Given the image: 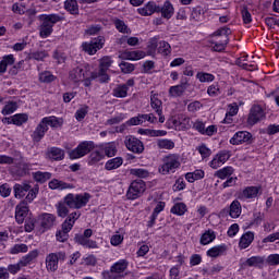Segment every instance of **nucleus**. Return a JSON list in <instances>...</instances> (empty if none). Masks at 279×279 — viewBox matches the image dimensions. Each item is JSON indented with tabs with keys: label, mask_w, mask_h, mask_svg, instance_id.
Masks as SVG:
<instances>
[{
	"label": "nucleus",
	"mask_w": 279,
	"mask_h": 279,
	"mask_svg": "<svg viewBox=\"0 0 279 279\" xmlns=\"http://www.w3.org/2000/svg\"><path fill=\"white\" fill-rule=\"evenodd\" d=\"M90 236H93V229H86L84 234L75 235V241L80 245H88Z\"/></svg>",
	"instance_id": "nucleus-27"
},
{
	"label": "nucleus",
	"mask_w": 279,
	"mask_h": 279,
	"mask_svg": "<svg viewBox=\"0 0 279 279\" xmlns=\"http://www.w3.org/2000/svg\"><path fill=\"white\" fill-rule=\"evenodd\" d=\"M33 178L36 182H39L40 184H45L47 180H51V172L37 171L33 173Z\"/></svg>",
	"instance_id": "nucleus-36"
},
{
	"label": "nucleus",
	"mask_w": 279,
	"mask_h": 279,
	"mask_svg": "<svg viewBox=\"0 0 279 279\" xmlns=\"http://www.w3.org/2000/svg\"><path fill=\"white\" fill-rule=\"evenodd\" d=\"M138 14L142 16H151L155 12H160V5H157L156 2L150 1L145 7L137 9Z\"/></svg>",
	"instance_id": "nucleus-16"
},
{
	"label": "nucleus",
	"mask_w": 279,
	"mask_h": 279,
	"mask_svg": "<svg viewBox=\"0 0 279 279\" xmlns=\"http://www.w3.org/2000/svg\"><path fill=\"white\" fill-rule=\"evenodd\" d=\"M242 19L246 25L252 21V13L245 7L242 9Z\"/></svg>",
	"instance_id": "nucleus-63"
},
{
	"label": "nucleus",
	"mask_w": 279,
	"mask_h": 279,
	"mask_svg": "<svg viewBox=\"0 0 279 279\" xmlns=\"http://www.w3.org/2000/svg\"><path fill=\"white\" fill-rule=\"evenodd\" d=\"M157 146L159 149H173V147H175V143L171 140H158Z\"/></svg>",
	"instance_id": "nucleus-43"
},
{
	"label": "nucleus",
	"mask_w": 279,
	"mask_h": 279,
	"mask_svg": "<svg viewBox=\"0 0 279 279\" xmlns=\"http://www.w3.org/2000/svg\"><path fill=\"white\" fill-rule=\"evenodd\" d=\"M122 73L124 74H128V73H132L135 69L134 64L130 63V62H125V61H122L120 64H119Z\"/></svg>",
	"instance_id": "nucleus-51"
},
{
	"label": "nucleus",
	"mask_w": 279,
	"mask_h": 279,
	"mask_svg": "<svg viewBox=\"0 0 279 279\" xmlns=\"http://www.w3.org/2000/svg\"><path fill=\"white\" fill-rule=\"evenodd\" d=\"M124 145L129 151H132L133 154H143L145 151V145H143V142L134 135H126L124 138Z\"/></svg>",
	"instance_id": "nucleus-9"
},
{
	"label": "nucleus",
	"mask_w": 279,
	"mask_h": 279,
	"mask_svg": "<svg viewBox=\"0 0 279 279\" xmlns=\"http://www.w3.org/2000/svg\"><path fill=\"white\" fill-rule=\"evenodd\" d=\"M171 213L173 215H179V217H182L184 213H186V205L184 203H177L172 208Z\"/></svg>",
	"instance_id": "nucleus-44"
},
{
	"label": "nucleus",
	"mask_w": 279,
	"mask_h": 279,
	"mask_svg": "<svg viewBox=\"0 0 279 279\" xmlns=\"http://www.w3.org/2000/svg\"><path fill=\"white\" fill-rule=\"evenodd\" d=\"M130 262L128 259H120L116 262L109 270H104L101 276L104 279H123L128 276V267Z\"/></svg>",
	"instance_id": "nucleus-1"
},
{
	"label": "nucleus",
	"mask_w": 279,
	"mask_h": 279,
	"mask_svg": "<svg viewBox=\"0 0 279 279\" xmlns=\"http://www.w3.org/2000/svg\"><path fill=\"white\" fill-rule=\"evenodd\" d=\"M35 258H38V250L31 251L27 255L23 256L20 260V265L22 267H27L32 260H35Z\"/></svg>",
	"instance_id": "nucleus-30"
},
{
	"label": "nucleus",
	"mask_w": 279,
	"mask_h": 279,
	"mask_svg": "<svg viewBox=\"0 0 279 279\" xmlns=\"http://www.w3.org/2000/svg\"><path fill=\"white\" fill-rule=\"evenodd\" d=\"M44 123L47 125V128H52L57 130L58 128H61L64 125V120L62 118H58L56 116H50L41 119Z\"/></svg>",
	"instance_id": "nucleus-17"
},
{
	"label": "nucleus",
	"mask_w": 279,
	"mask_h": 279,
	"mask_svg": "<svg viewBox=\"0 0 279 279\" xmlns=\"http://www.w3.org/2000/svg\"><path fill=\"white\" fill-rule=\"evenodd\" d=\"M104 45H106V38L104 36H98L90 40L89 43H83L82 49L85 53L89 56H95L99 49H104Z\"/></svg>",
	"instance_id": "nucleus-7"
},
{
	"label": "nucleus",
	"mask_w": 279,
	"mask_h": 279,
	"mask_svg": "<svg viewBox=\"0 0 279 279\" xmlns=\"http://www.w3.org/2000/svg\"><path fill=\"white\" fill-rule=\"evenodd\" d=\"M12 64H14V54L4 56L0 61V73H5L8 66H12Z\"/></svg>",
	"instance_id": "nucleus-28"
},
{
	"label": "nucleus",
	"mask_w": 279,
	"mask_h": 279,
	"mask_svg": "<svg viewBox=\"0 0 279 279\" xmlns=\"http://www.w3.org/2000/svg\"><path fill=\"white\" fill-rule=\"evenodd\" d=\"M49 56L46 51H37L32 54L33 60L43 61Z\"/></svg>",
	"instance_id": "nucleus-64"
},
{
	"label": "nucleus",
	"mask_w": 279,
	"mask_h": 279,
	"mask_svg": "<svg viewBox=\"0 0 279 279\" xmlns=\"http://www.w3.org/2000/svg\"><path fill=\"white\" fill-rule=\"evenodd\" d=\"M93 149H95V143L93 141H84L76 148L69 151V157L71 160H77V158H84V156L90 154Z\"/></svg>",
	"instance_id": "nucleus-5"
},
{
	"label": "nucleus",
	"mask_w": 279,
	"mask_h": 279,
	"mask_svg": "<svg viewBox=\"0 0 279 279\" xmlns=\"http://www.w3.org/2000/svg\"><path fill=\"white\" fill-rule=\"evenodd\" d=\"M143 193H145V181L137 179L131 183L126 192V197L129 199H138Z\"/></svg>",
	"instance_id": "nucleus-8"
},
{
	"label": "nucleus",
	"mask_w": 279,
	"mask_h": 279,
	"mask_svg": "<svg viewBox=\"0 0 279 279\" xmlns=\"http://www.w3.org/2000/svg\"><path fill=\"white\" fill-rule=\"evenodd\" d=\"M29 189H32V185H29L28 183H16L13 186L15 197L17 199L25 197V194L27 193V191H29Z\"/></svg>",
	"instance_id": "nucleus-19"
},
{
	"label": "nucleus",
	"mask_w": 279,
	"mask_h": 279,
	"mask_svg": "<svg viewBox=\"0 0 279 279\" xmlns=\"http://www.w3.org/2000/svg\"><path fill=\"white\" fill-rule=\"evenodd\" d=\"M56 80V76L51 74L49 71L41 72L39 74V82H43L44 84H49Z\"/></svg>",
	"instance_id": "nucleus-46"
},
{
	"label": "nucleus",
	"mask_w": 279,
	"mask_h": 279,
	"mask_svg": "<svg viewBox=\"0 0 279 279\" xmlns=\"http://www.w3.org/2000/svg\"><path fill=\"white\" fill-rule=\"evenodd\" d=\"M131 175H136V178H149V171L146 169H131Z\"/></svg>",
	"instance_id": "nucleus-52"
},
{
	"label": "nucleus",
	"mask_w": 279,
	"mask_h": 279,
	"mask_svg": "<svg viewBox=\"0 0 279 279\" xmlns=\"http://www.w3.org/2000/svg\"><path fill=\"white\" fill-rule=\"evenodd\" d=\"M48 131L49 126H47V124L44 123V120H41L32 134L33 141L35 143H40V141L45 138V134H47Z\"/></svg>",
	"instance_id": "nucleus-13"
},
{
	"label": "nucleus",
	"mask_w": 279,
	"mask_h": 279,
	"mask_svg": "<svg viewBox=\"0 0 279 279\" xmlns=\"http://www.w3.org/2000/svg\"><path fill=\"white\" fill-rule=\"evenodd\" d=\"M100 160H104V154H100L99 150L93 151L88 157V165H97Z\"/></svg>",
	"instance_id": "nucleus-41"
},
{
	"label": "nucleus",
	"mask_w": 279,
	"mask_h": 279,
	"mask_svg": "<svg viewBox=\"0 0 279 279\" xmlns=\"http://www.w3.org/2000/svg\"><path fill=\"white\" fill-rule=\"evenodd\" d=\"M27 213H29V207H27L25 202H21L15 207V220L17 223H23L25 221V217H27Z\"/></svg>",
	"instance_id": "nucleus-15"
},
{
	"label": "nucleus",
	"mask_w": 279,
	"mask_h": 279,
	"mask_svg": "<svg viewBox=\"0 0 279 279\" xmlns=\"http://www.w3.org/2000/svg\"><path fill=\"white\" fill-rule=\"evenodd\" d=\"M229 215L232 217V219H238V217H241V203L239 201H233L231 203Z\"/></svg>",
	"instance_id": "nucleus-32"
},
{
	"label": "nucleus",
	"mask_w": 279,
	"mask_h": 279,
	"mask_svg": "<svg viewBox=\"0 0 279 279\" xmlns=\"http://www.w3.org/2000/svg\"><path fill=\"white\" fill-rule=\"evenodd\" d=\"M13 125H23V123H27V114L19 113L12 117Z\"/></svg>",
	"instance_id": "nucleus-47"
},
{
	"label": "nucleus",
	"mask_w": 279,
	"mask_h": 279,
	"mask_svg": "<svg viewBox=\"0 0 279 279\" xmlns=\"http://www.w3.org/2000/svg\"><path fill=\"white\" fill-rule=\"evenodd\" d=\"M84 77H85V74L82 68H75L70 72V80L74 83L82 82Z\"/></svg>",
	"instance_id": "nucleus-31"
},
{
	"label": "nucleus",
	"mask_w": 279,
	"mask_h": 279,
	"mask_svg": "<svg viewBox=\"0 0 279 279\" xmlns=\"http://www.w3.org/2000/svg\"><path fill=\"white\" fill-rule=\"evenodd\" d=\"M158 52L161 53V56H171V45L165 40L160 41Z\"/></svg>",
	"instance_id": "nucleus-42"
},
{
	"label": "nucleus",
	"mask_w": 279,
	"mask_h": 279,
	"mask_svg": "<svg viewBox=\"0 0 279 279\" xmlns=\"http://www.w3.org/2000/svg\"><path fill=\"white\" fill-rule=\"evenodd\" d=\"M266 263H267L268 265H271V266L279 265V254H270V255L266 258Z\"/></svg>",
	"instance_id": "nucleus-58"
},
{
	"label": "nucleus",
	"mask_w": 279,
	"mask_h": 279,
	"mask_svg": "<svg viewBox=\"0 0 279 279\" xmlns=\"http://www.w3.org/2000/svg\"><path fill=\"white\" fill-rule=\"evenodd\" d=\"M102 150L105 151V156H107L108 158H113V156H117V143L114 142H110V143H106L102 146Z\"/></svg>",
	"instance_id": "nucleus-25"
},
{
	"label": "nucleus",
	"mask_w": 279,
	"mask_h": 279,
	"mask_svg": "<svg viewBox=\"0 0 279 279\" xmlns=\"http://www.w3.org/2000/svg\"><path fill=\"white\" fill-rule=\"evenodd\" d=\"M250 56H244L241 57L239 59H236L235 64L238 66H241L242 69H244L245 71H252V69H254V64H250Z\"/></svg>",
	"instance_id": "nucleus-34"
},
{
	"label": "nucleus",
	"mask_w": 279,
	"mask_h": 279,
	"mask_svg": "<svg viewBox=\"0 0 279 279\" xmlns=\"http://www.w3.org/2000/svg\"><path fill=\"white\" fill-rule=\"evenodd\" d=\"M196 78L199 80V82H213L215 80V75L206 72H198L196 74Z\"/></svg>",
	"instance_id": "nucleus-48"
},
{
	"label": "nucleus",
	"mask_w": 279,
	"mask_h": 279,
	"mask_svg": "<svg viewBox=\"0 0 279 279\" xmlns=\"http://www.w3.org/2000/svg\"><path fill=\"white\" fill-rule=\"evenodd\" d=\"M215 239H217L215 231L208 230L201 236V243L202 245H208L209 243H213Z\"/></svg>",
	"instance_id": "nucleus-39"
},
{
	"label": "nucleus",
	"mask_w": 279,
	"mask_h": 279,
	"mask_svg": "<svg viewBox=\"0 0 279 279\" xmlns=\"http://www.w3.org/2000/svg\"><path fill=\"white\" fill-rule=\"evenodd\" d=\"M11 193H12V189L8 183H4L0 186V195L2 197H10Z\"/></svg>",
	"instance_id": "nucleus-57"
},
{
	"label": "nucleus",
	"mask_w": 279,
	"mask_h": 279,
	"mask_svg": "<svg viewBox=\"0 0 279 279\" xmlns=\"http://www.w3.org/2000/svg\"><path fill=\"white\" fill-rule=\"evenodd\" d=\"M66 203H59L57 206V213L59 217H66V215H69V208L66 207V205H64Z\"/></svg>",
	"instance_id": "nucleus-53"
},
{
	"label": "nucleus",
	"mask_w": 279,
	"mask_h": 279,
	"mask_svg": "<svg viewBox=\"0 0 279 279\" xmlns=\"http://www.w3.org/2000/svg\"><path fill=\"white\" fill-rule=\"evenodd\" d=\"M21 267H23L21 262H19L17 264H11L8 266L7 271H9V274H13V275L19 274V271H21Z\"/></svg>",
	"instance_id": "nucleus-59"
},
{
	"label": "nucleus",
	"mask_w": 279,
	"mask_h": 279,
	"mask_svg": "<svg viewBox=\"0 0 279 279\" xmlns=\"http://www.w3.org/2000/svg\"><path fill=\"white\" fill-rule=\"evenodd\" d=\"M28 191L29 192H28L27 196L25 197L24 201H22V202H25L26 206L28 204H32L34 202V199H36V195L38 193V189H33V190H28Z\"/></svg>",
	"instance_id": "nucleus-54"
},
{
	"label": "nucleus",
	"mask_w": 279,
	"mask_h": 279,
	"mask_svg": "<svg viewBox=\"0 0 279 279\" xmlns=\"http://www.w3.org/2000/svg\"><path fill=\"white\" fill-rule=\"evenodd\" d=\"M113 95L114 97H120V98L128 97V85H121L116 89H113Z\"/></svg>",
	"instance_id": "nucleus-49"
},
{
	"label": "nucleus",
	"mask_w": 279,
	"mask_h": 279,
	"mask_svg": "<svg viewBox=\"0 0 279 279\" xmlns=\"http://www.w3.org/2000/svg\"><path fill=\"white\" fill-rule=\"evenodd\" d=\"M126 125H143V118L141 114L137 117L131 118L129 121H126Z\"/></svg>",
	"instance_id": "nucleus-60"
},
{
	"label": "nucleus",
	"mask_w": 279,
	"mask_h": 279,
	"mask_svg": "<svg viewBox=\"0 0 279 279\" xmlns=\"http://www.w3.org/2000/svg\"><path fill=\"white\" fill-rule=\"evenodd\" d=\"M150 107L157 112V114H162V100L158 99L157 95L150 96Z\"/></svg>",
	"instance_id": "nucleus-33"
},
{
	"label": "nucleus",
	"mask_w": 279,
	"mask_h": 279,
	"mask_svg": "<svg viewBox=\"0 0 279 279\" xmlns=\"http://www.w3.org/2000/svg\"><path fill=\"white\" fill-rule=\"evenodd\" d=\"M90 202V194L84 193V194H68L64 197V204L69 206V208H75L76 210H80V208H84L86 204Z\"/></svg>",
	"instance_id": "nucleus-4"
},
{
	"label": "nucleus",
	"mask_w": 279,
	"mask_h": 279,
	"mask_svg": "<svg viewBox=\"0 0 279 279\" xmlns=\"http://www.w3.org/2000/svg\"><path fill=\"white\" fill-rule=\"evenodd\" d=\"M159 12H161L163 19H171L174 12L173 4H171L169 1H166L162 7H159Z\"/></svg>",
	"instance_id": "nucleus-24"
},
{
	"label": "nucleus",
	"mask_w": 279,
	"mask_h": 279,
	"mask_svg": "<svg viewBox=\"0 0 279 279\" xmlns=\"http://www.w3.org/2000/svg\"><path fill=\"white\" fill-rule=\"evenodd\" d=\"M254 241V232L248 231L244 233L240 239V245H252Z\"/></svg>",
	"instance_id": "nucleus-45"
},
{
	"label": "nucleus",
	"mask_w": 279,
	"mask_h": 279,
	"mask_svg": "<svg viewBox=\"0 0 279 279\" xmlns=\"http://www.w3.org/2000/svg\"><path fill=\"white\" fill-rule=\"evenodd\" d=\"M48 186L52 191H64L65 189H73V185H71L70 183H66V182L58 180V179L51 180L49 182Z\"/></svg>",
	"instance_id": "nucleus-20"
},
{
	"label": "nucleus",
	"mask_w": 279,
	"mask_h": 279,
	"mask_svg": "<svg viewBox=\"0 0 279 279\" xmlns=\"http://www.w3.org/2000/svg\"><path fill=\"white\" fill-rule=\"evenodd\" d=\"M112 66V58L102 57L99 60L98 72H92V80H97L99 77L100 84H108L110 82V75H108V69Z\"/></svg>",
	"instance_id": "nucleus-3"
},
{
	"label": "nucleus",
	"mask_w": 279,
	"mask_h": 279,
	"mask_svg": "<svg viewBox=\"0 0 279 279\" xmlns=\"http://www.w3.org/2000/svg\"><path fill=\"white\" fill-rule=\"evenodd\" d=\"M121 165H123V158L122 157H116V158L109 159L106 162L105 169L107 171H114V169H119V167H121Z\"/></svg>",
	"instance_id": "nucleus-26"
},
{
	"label": "nucleus",
	"mask_w": 279,
	"mask_h": 279,
	"mask_svg": "<svg viewBox=\"0 0 279 279\" xmlns=\"http://www.w3.org/2000/svg\"><path fill=\"white\" fill-rule=\"evenodd\" d=\"M46 267L48 271H58V255L56 253H50L46 257Z\"/></svg>",
	"instance_id": "nucleus-22"
},
{
	"label": "nucleus",
	"mask_w": 279,
	"mask_h": 279,
	"mask_svg": "<svg viewBox=\"0 0 279 279\" xmlns=\"http://www.w3.org/2000/svg\"><path fill=\"white\" fill-rule=\"evenodd\" d=\"M180 167V155L170 154L163 158V165L159 167V173L167 175L170 171H175Z\"/></svg>",
	"instance_id": "nucleus-6"
},
{
	"label": "nucleus",
	"mask_w": 279,
	"mask_h": 279,
	"mask_svg": "<svg viewBox=\"0 0 279 279\" xmlns=\"http://www.w3.org/2000/svg\"><path fill=\"white\" fill-rule=\"evenodd\" d=\"M202 178H204L203 170H195L194 172H187L185 174V180H187V182H190V183H193L196 180H202Z\"/></svg>",
	"instance_id": "nucleus-38"
},
{
	"label": "nucleus",
	"mask_w": 279,
	"mask_h": 279,
	"mask_svg": "<svg viewBox=\"0 0 279 279\" xmlns=\"http://www.w3.org/2000/svg\"><path fill=\"white\" fill-rule=\"evenodd\" d=\"M252 141V133L247 131L236 132L230 140L231 145H241V143H250Z\"/></svg>",
	"instance_id": "nucleus-12"
},
{
	"label": "nucleus",
	"mask_w": 279,
	"mask_h": 279,
	"mask_svg": "<svg viewBox=\"0 0 279 279\" xmlns=\"http://www.w3.org/2000/svg\"><path fill=\"white\" fill-rule=\"evenodd\" d=\"M234 173V168L232 167H225L220 170H218L215 175L216 178H219L220 180H226V178H229V175H232Z\"/></svg>",
	"instance_id": "nucleus-40"
},
{
	"label": "nucleus",
	"mask_w": 279,
	"mask_h": 279,
	"mask_svg": "<svg viewBox=\"0 0 279 279\" xmlns=\"http://www.w3.org/2000/svg\"><path fill=\"white\" fill-rule=\"evenodd\" d=\"M230 34H231L230 28L222 27V28H219L218 31H216L215 36H223V40H226V38H228V36H230Z\"/></svg>",
	"instance_id": "nucleus-61"
},
{
	"label": "nucleus",
	"mask_w": 279,
	"mask_h": 279,
	"mask_svg": "<svg viewBox=\"0 0 279 279\" xmlns=\"http://www.w3.org/2000/svg\"><path fill=\"white\" fill-rule=\"evenodd\" d=\"M225 252H226V246L223 245L213 246L207 251V256H209L210 258H217L218 256L223 255Z\"/></svg>",
	"instance_id": "nucleus-37"
},
{
	"label": "nucleus",
	"mask_w": 279,
	"mask_h": 279,
	"mask_svg": "<svg viewBox=\"0 0 279 279\" xmlns=\"http://www.w3.org/2000/svg\"><path fill=\"white\" fill-rule=\"evenodd\" d=\"M265 119V111L260 106H253L248 114L247 123L248 125H256L258 121Z\"/></svg>",
	"instance_id": "nucleus-11"
},
{
	"label": "nucleus",
	"mask_w": 279,
	"mask_h": 279,
	"mask_svg": "<svg viewBox=\"0 0 279 279\" xmlns=\"http://www.w3.org/2000/svg\"><path fill=\"white\" fill-rule=\"evenodd\" d=\"M64 10L70 12V14H78L80 5H77V0H65L64 1Z\"/></svg>",
	"instance_id": "nucleus-29"
},
{
	"label": "nucleus",
	"mask_w": 279,
	"mask_h": 279,
	"mask_svg": "<svg viewBox=\"0 0 279 279\" xmlns=\"http://www.w3.org/2000/svg\"><path fill=\"white\" fill-rule=\"evenodd\" d=\"M14 112H16V102H9L2 109V114H5V116L12 114Z\"/></svg>",
	"instance_id": "nucleus-55"
},
{
	"label": "nucleus",
	"mask_w": 279,
	"mask_h": 279,
	"mask_svg": "<svg viewBox=\"0 0 279 279\" xmlns=\"http://www.w3.org/2000/svg\"><path fill=\"white\" fill-rule=\"evenodd\" d=\"M265 264V258L262 256H252L251 258H247L242 265L244 267H263Z\"/></svg>",
	"instance_id": "nucleus-23"
},
{
	"label": "nucleus",
	"mask_w": 279,
	"mask_h": 279,
	"mask_svg": "<svg viewBox=\"0 0 279 279\" xmlns=\"http://www.w3.org/2000/svg\"><path fill=\"white\" fill-rule=\"evenodd\" d=\"M116 29L120 32L121 34H129L130 28H128V25H125V22L122 20H116L114 21Z\"/></svg>",
	"instance_id": "nucleus-50"
},
{
	"label": "nucleus",
	"mask_w": 279,
	"mask_h": 279,
	"mask_svg": "<svg viewBox=\"0 0 279 279\" xmlns=\"http://www.w3.org/2000/svg\"><path fill=\"white\" fill-rule=\"evenodd\" d=\"M49 158L52 160H64V150L58 147H51L49 149Z\"/></svg>",
	"instance_id": "nucleus-35"
},
{
	"label": "nucleus",
	"mask_w": 279,
	"mask_h": 279,
	"mask_svg": "<svg viewBox=\"0 0 279 279\" xmlns=\"http://www.w3.org/2000/svg\"><path fill=\"white\" fill-rule=\"evenodd\" d=\"M202 263V255L199 254H193L191 257H190V265L192 267H195L197 265H199Z\"/></svg>",
	"instance_id": "nucleus-62"
},
{
	"label": "nucleus",
	"mask_w": 279,
	"mask_h": 279,
	"mask_svg": "<svg viewBox=\"0 0 279 279\" xmlns=\"http://www.w3.org/2000/svg\"><path fill=\"white\" fill-rule=\"evenodd\" d=\"M64 21V16L60 14L43 15L41 24L39 26V35L41 38H49L50 34H53V25Z\"/></svg>",
	"instance_id": "nucleus-2"
},
{
	"label": "nucleus",
	"mask_w": 279,
	"mask_h": 279,
	"mask_svg": "<svg viewBox=\"0 0 279 279\" xmlns=\"http://www.w3.org/2000/svg\"><path fill=\"white\" fill-rule=\"evenodd\" d=\"M189 87V81L185 80V82H182L180 85L171 86L169 89V94L172 97H182L184 95V92Z\"/></svg>",
	"instance_id": "nucleus-18"
},
{
	"label": "nucleus",
	"mask_w": 279,
	"mask_h": 279,
	"mask_svg": "<svg viewBox=\"0 0 279 279\" xmlns=\"http://www.w3.org/2000/svg\"><path fill=\"white\" fill-rule=\"evenodd\" d=\"M88 114V107H82L75 113V119L77 121H83V119Z\"/></svg>",
	"instance_id": "nucleus-56"
},
{
	"label": "nucleus",
	"mask_w": 279,
	"mask_h": 279,
	"mask_svg": "<svg viewBox=\"0 0 279 279\" xmlns=\"http://www.w3.org/2000/svg\"><path fill=\"white\" fill-rule=\"evenodd\" d=\"M38 223L41 228V232H45L46 230H51L53 226H56V217L53 214H41L38 217Z\"/></svg>",
	"instance_id": "nucleus-10"
},
{
	"label": "nucleus",
	"mask_w": 279,
	"mask_h": 279,
	"mask_svg": "<svg viewBox=\"0 0 279 279\" xmlns=\"http://www.w3.org/2000/svg\"><path fill=\"white\" fill-rule=\"evenodd\" d=\"M230 160V153L227 150H222L216 155V158H214L210 161L211 169H219L221 165H225V162H228Z\"/></svg>",
	"instance_id": "nucleus-14"
},
{
	"label": "nucleus",
	"mask_w": 279,
	"mask_h": 279,
	"mask_svg": "<svg viewBox=\"0 0 279 279\" xmlns=\"http://www.w3.org/2000/svg\"><path fill=\"white\" fill-rule=\"evenodd\" d=\"M258 197V187L257 186H248L243 190L240 194V199H254Z\"/></svg>",
	"instance_id": "nucleus-21"
}]
</instances>
